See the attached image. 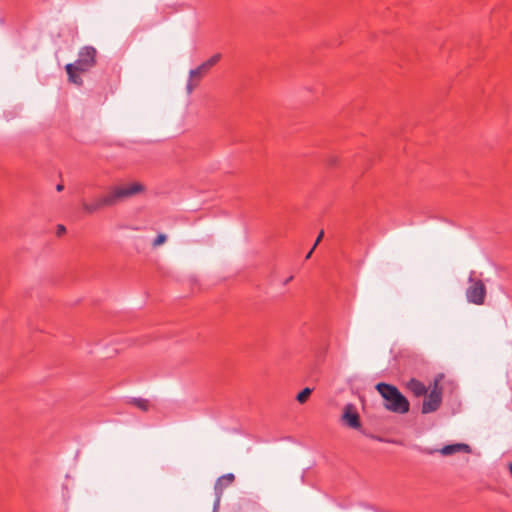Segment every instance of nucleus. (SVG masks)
<instances>
[{
	"mask_svg": "<svg viewBox=\"0 0 512 512\" xmlns=\"http://www.w3.org/2000/svg\"><path fill=\"white\" fill-rule=\"evenodd\" d=\"M375 388L384 400L385 409L397 414H405L409 411L408 400L396 386L381 382Z\"/></svg>",
	"mask_w": 512,
	"mask_h": 512,
	"instance_id": "nucleus-1",
	"label": "nucleus"
},
{
	"mask_svg": "<svg viewBox=\"0 0 512 512\" xmlns=\"http://www.w3.org/2000/svg\"><path fill=\"white\" fill-rule=\"evenodd\" d=\"M146 192V186L140 181H128L110 188V192L102 197V204L115 205L119 202L137 197Z\"/></svg>",
	"mask_w": 512,
	"mask_h": 512,
	"instance_id": "nucleus-2",
	"label": "nucleus"
},
{
	"mask_svg": "<svg viewBox=\"0 0 512 512\" xmlns=\"http://www.w3.org/2000/svg\"><path fill=\"white\" fill-rule=\"evenodd\" d=\"M469 286L465 290L466 300L474 305L480 306L485 303L486 286L480 279L468 278Z\"/></svg>",
	"mask_w": 512,
	"mask_h": 512,
	"instance_id": "nucleus-3",
	"label": "nucleus"
},
{
	"mask_svg": "<svg viewBox=\"0 0 512 512\" xmlns=\"http://www.w3.org/2000/svg\"><path fill=\"white\" fill-rule=\"evenodd\" d=\"M96 50L91 46L80 49L78 59L73 63L79 67V72H86L95 65Z\"/></svg>",
	"mask_w": 512,
	"mask_h": 512,
	"instance_id": "nucleus-4",
	"label": "nucleus"
},
{
	"mask_svg": "<svg viewBox=\"0 0 512 512\" xmlns=\"http://www.w3.org/2000/svg\"><path fill=\"white\" fill-rule=\"evenodd\" d=\"M438 379L435 380L434 388L429 395L424 399L422 405V413L428 414L436 411L441 403V389L438 387Z\"/></svg>",
	"mask_w": 512,
	"mask_h": 512,
	"instance_id": "nucleus-5",
	"label": "nucleus"
},
{
	"mask_svg": "<svg viewBox=\"0 0 512 512\" xmlns=\"http://www.w3.org/2000/svg\"><path fill=\"white\" fill-rule=\"evenodd\" d=\"M234 480H235V476L232 473H227L217 479L215 486H214L216 498H215V501L213 504V512L219 511L222 493L225 488H227L234 482Z\"/></svg>",
	"mask_w": 512,
	"mask_h": 512,
	"instance_id": "nucleus-6",
	"label": "nucleus"
},
{
	"mask_svg": "<svg viewBox=\"0 0 512 512\" xmlns=\"http://www.w3.org/2000/svg\"><path fill=\"white\" fill-rule=\"evenodd\" d=\"M341 419L351 428L359 429L361 427L359 414L353 404L345 405Z\"/></svg>",
	"mask_w": 512,
	"mask_h": 512,
	"instance_id": "nucleus-7",
	"label": "nucleus"
},
{
	"mask_svg": "<svg viewBox=\"0 0 512 512\" xmlns=\"http://www.w3.org/2000/svg\"><path fill=\"white\" fill-rule=\"evenodd\" d=\"M439 452L443 456H449V455H452V454H455V453H459V452L470 453L471 452V448L467 444L456 443V444H451V445L444 446L443 448H441L439 450Z\"/></svg>",
	"mask_w": 512,
	"mask_h": 512,
	"instance_id": "nucleus-8",
	"label": "nucleus"
},
{
	"mask_svg": "<svg viewBox=\"0 0 512 512\" xmlns=\"http://www.w3.org/2000/svg\"><path fill=\"white\" fill-rule=\"evenodd\" d=\"M65 69H66V72L68 74L69 81L71 83L75 84V85L80 86L83 81H82V79L80 77V74L82 72H79V67H77L73 63H69V64L66 65Z\"/></svg>",
	"mask_w": 512,
	"mask_h": 512,
	"instance_id": "nucleus-9",
	"label": "nucleus"
},
{
	"mask_svg": "<svg viewBox=\"0 0 512 512\" xmlns=\"http://www.w3.org/2000/svg\"><path fill=\"white\" fill-rule=\"evenodd\" d=\"M407 388L415 395L422 396L426 394L427 389L420 381L416 379H411L406 384Z\"/></svg>",
	"mask_w": 512,
	"mask_h": 512,
	"instance_id": "nucleus-10",
	"label": "nucleus"
},
{
	"mask_svg": "<svg viewBox=\"0 0 512 512\" xmlns=\"http://www.w3.org/2000/svg\"><path fill=\"white\" fill-rule=\"evenodd\" d=\"M104 206H112V204H102V198H100L95 203H87V202L82 203V208L87 213H94L99 208L104 207Z\"/></svg>",
	"mask_w": 512,
	"mask_h": 512,
	"instance_id": "nucleus-11",
	"label": "nucleus"
},
{
	"mask_svg": "<svg viewBox=\"0 0 512 512\" xmlns=\"http://www.w3.org/2000/svg\"><path fill=\"white\" fill-rule=\"evenodd\" d=\"M207 71V67L202 63L197 68L189 71V77L190 79H200Z\"/></svg>",
	"mask_w": 512,
	"mask_h": 512,
	"instance_id": "nucleus-12",
	"label": "nucleus"
},
{
	"mask_svg": "<svg viewBox=\"0 0 512 512\" xmlns=\"http://www.w3.org/2000/svg\"><path fill=\"white\" fill-rule=\"evenodd\" d=\"M131 403L142 411H147L149 409V402L146 399L135 398Z\"/></svg>",
	"mask_w": 512,
	"mask_h": 512,
	"instance_id": "nucleus-13",
	"label": "nucleus"
},
{
	"mask_svg": "<svg viewBox=\"0 0 512 512\" xmlns=\"http://www.w3.org/2000/svg\"><path fill=\"white\" fill-rule=\"evenodd\" d=\"M312 393V389L311 388H305L303 389L296 397L297 401L299 403H304L306 402V400L309 398V396L311 395Z\"/></svg>",
	"mask_w": 512,
	"mask_h": 512,
	"instance_id": "nucleus-14",
	"label": "nucleus"
},
{
	"mask_svg": "<svg viewBox=\"0 0 512 512\" xmlns=\"http://www.w3.org/2000/svg\"><path fill=\"white\" fill-rule=\"evenodd\" d=\"M167 241V235L164 233H160L157 235V237L152 242V247L157 248L161 245H163Z\"/></svg>",
	"mask_w": 512,
	"mask_h": 512,
	"instance_id": "nucleus-15",
	"label": "nucleus"
},
{
	"mask_svg": "<svg viewBox=\"0 0 512 512\" xmlns=\"http://www.w3.org/2000/svg\"><path fill=\"white\" fill-rule=\"evenodd\" d=\"M220 58H221L220 54H215V55H213L211 58H209L207 61H205L203 63L207 67V69L209 70L210 67L215 65L220 60Z\"/></svg>",
	"mask_w": 512,
	"mask_h": 512,
	"instance_id": "nucleus-16",
	"label": "nucleus"
},
{
	"mask_svg": "<svg viewBox=\"0 0 512 512\" xmlns=\"http://www.w3.org/2000/svg\"><path fill=\"white\" fill-rule=\"evenodd\" d=\"M195 88V84L192 83V79H190L186 85V91H187V94H191L192 91L194 90Z\"/></svg>",
	"mask_w": 512,
	"mask_h": 512,
	"instance_id": "nucleus-17",
	"label": "nucleus"
},
{
	"mask_svg": "<svg viewBox=\"0 0 512 512\" xmlns=\"http://www.w3.org/2000/svg\"><path fill=\"white\" fill-rule=\"evenodd\" d=\"M323 236H324V231H323V230H321V231H320V233H319V235H318V237H317V239H316V241H315V243H314V245H313V249H315V248L317 247V245H318V244L320 243V241L322 240Z\"/></svg>",
	"mask_w": 512,
	"mask_h": 512,
	"instance_id": "nucleus-18",
	"label": "nucleus"
},
{
	"mask_svg": "<svg viewBox=\"0 0 512 512\" xmlns=\"http://www.w3.org/2000/svg\"><path fill=\"white\" fill-rule=\"evenodd\" d=\"M65 231H66V228L63 225L59 224L57 226V235H62L63 233H65Z\"/></svg>",
	"mask_w": 512,
	"mask_h": 512,
	"instance_id": "nucleus-19",
	"label": "nucleus"
},
{
	"mask_svg": "<svg viewBox=\"0 0 512 512\" xmlns=\"http://www.w3.org/2000/svg\"><path fill=\"white\" fill-rule=\"evenodd\" d=\"M63 189H64V186L62 184H58L56 186V190L59 191V192L62 191Z\"/></svg>",
	"mask_w": 512,
	"mask_h": 512,
	"instance_id": "nucleus-20",
	"label": "nucleus"
},
{
	"mask_svg": "<svg viewBox=\"0 0 512 512\" xmlns=\"http://www.w3.org/2000/svg\"><path fill=\"white\" fill-rule=\"evenodd\" d=\"M314 250H315V249H313V248H312V249L308 252V254L306 255V257H305V258H306V259H309V258L311 257V255H312V253H313V251H314Z\"/></svg>",
	"mask_w": 512,
	"mask_h": 512,
	"instance_id": "nucleus-21",
	"label": "nucleus"
},
{
	"mask_svg": "<svg viewBox=\"0 0 512 512\" xmlns=\"http://www.w3.org/2000/svg\"><path fill=\"white\" fill-rule=\"evenodd\" d=\"M508 469H509V471H510V473H511V476H512V463H509V464H508Z\"/></svg>",
	"mask_w": 512,
	"mask_h": 512,
	"instance_id": "nucleus-22",
	"label": "nucleus"
},
{
	"mask_svg": "<svg viewBox=\"0 0 512 512\" xmlns=\"http://www.w3.org/2000/svg\"><path fill=\"white\" fill-rule=\"evenodd\" d=\"M292 276H290L288 279H286L285 283L284 284H287L288 282H290L292 280Z\"/></svg>",
	"mask_w": 512,
	"mask_h": 512,
	"instance_id": "nucleus-23",
	"label": "nucleus"
}]
</instances>
